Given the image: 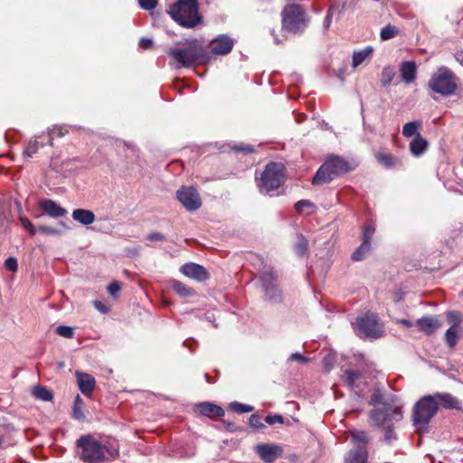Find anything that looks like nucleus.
Segmentation results:
<instances>
[{
    "instance_id": "nucleus-1",
    "label": "nucleus",
    "mask_w": 463,
    "mask_h": 463,
    "mask_svg": "<svg viewBox=\"0 0 463 463\" xmlns=\"http://www.w3.org/2000/svg\"><path fill=\"white\" fill-rule=\"evenodd\" d=\"M439 409L462 411V402L449 392H435L422 396L413 406L412 421L417 431H428L429 423Z\"/></svg>"
},
{
    "instance_id": "nucleus-2",
    "label": "nucleus",
    "mask_w": 463,
    "mask_h": 463,
    "mask_svg": "<svg viewBox=\"0 0 463 463\" xmlns=\"http://www.w3.org/2000/svg\"><path fill=\"white\" fill-rule=\"evenodd\" d=\"M170 64L175 68H188L203 59V42L198 39L186 40L167 51Z\"/></svg>"
},
{
    "instance_id": "nucleus-3",
    "label": "nucleus",
    "mask_w": 463,
    "mask_h": 463,
    "mask_svg": "<svg viewBox=\"0 0 463 463\" xmlns=\"http://www.w3.org/2000/svg\"><path fill=\"white\" fill-rule=\"evenodd\" d=\"M167 13L174 21L185 28H193L201 22L197 0H177L169 6Z\"/></svg>"
},
{
    "instance_id": "nucleus-4",
    "label": "nucleus",
    "mask_w": 463,
    "mask_h": 463,
    "mask_svg": "<svg viewBox=\"0 0 463 463\" xmlns=\"http://www.w3.org/2000/svg\"><path fill=\"white\" fill-rule=\"evenodd\" d=\"M285 183V166L280 163L270 162L260 176H256V184L262 194L273 195Z\"/></svg>"
},
{
    "instance_id": "nucleus-5",
    "label": "nucleus",
    "mask_w": 463,
    "mask_h": 463,
    "mask_svg": "<svg viewBox=\"0 0 463 463\" xmlns=\"http://www.w3.org/2000/svg\"><path fill=\"white\" fill-rule=\"evenodd\" d=\"M308 23L306 11L300 5H288L282 11V29L288 33H301Z\"/></svg>"
},
{
    "instance_id": "nucleus-6",
    "label": "nucleus",
    "mask_w": 463,
    "mask_h": 463,
    "mask_svg": "<svg viewBox=\"0 0 463 463\" xmlns=\"http://www.w3.org/2000/svg\"><path fill=\"white\" fill-rule=\"evenodd\" d=\"M428 85L433 92L448 97L458 89V78L450 69L441 66L431 75Z\"/></svg>"
},
{
    "instance_id": "nucleus-7",
    "label": "nucleus",
    "mask_w": 463,
    "mask_h": 463,
    "mask_svg": "<svg viewBox=\"0 0 463 463\" xmlns=\"http://www.w3.org/2000/svg\"><path fill=\"white\" fill-rule=\"evenodd\" d=\"M349 171L348 163L339 156H331L326 158L324 164L318 168L312 184L314 185L326 184L332 181L335 176Z\"/></svg>"
},
{
    "instance_id": "nucleus-8",
    "label": "nucleus",
    "mask_w": 463,
    "mask_h": 463,
    "mask_svg": "<svg viewBox=\"0 0 463 463\" xmlns=\"http://www.w3.org/2000/svg\"><path fill=\"white\" fill-rule=\"evenodd\" d=\"M403 417L402 407L394 402L373 408L369 411V420L373 426L384 427L392 421H400Z\"/></svg>"
},
{
    "instance_id": "nucleus-9",
    "label": "nucleus",
    "mask_w": 463,
    "mask_h": 463,
    "mask_svg": "<svg viewBox=\"0 0 463 463\" xmlns=\"http://www.w3.org/2000/svg\"><path fill=\"white\" fill-rule=\"evenodd\" d=\"M77 446L82 450L80 458L84 462L99 463L107 458L103 445L90 435L77 439Z\"/></svg>"
},
{
    "instance_id": "nucleus-10",
    "label": "nucleus",
    "mask_w": 463,
    "mask_h": 463,
    "mask_svg": "<svg viewBox=\"0 0 463 463\" xmlns=\"http://www.w3.org/2000/svg\"><path fill=\"white\" fill-rule=\"evenodd\" d=\"M262 289L266 298L274 303L280 302L282 296L277 284V274L271 269L261 271L260 275Z\"/></svg>"
},
{
    "instance_id": "nucleus-11",
    "label": "nucleus",
    "mask_w": 463,
    "mask_h": 463,
    "mask_svg": "<svg viewBox=\"0 0 463 463\" xmlns=\"http://www.w3.org/2000/svg\"><path fill=\"white\" fill-rule=\"evenodd\" d=\"M357 326L361 333L366 337L379 338L383 335V326L373 314H365L357 318Z\"/></svg>"
},
{
    "instance_id": "nucleus-12",
    "label": "nucleus",
    "mask_w": 463,
    "mask_h": 463,
    "mask_svg": "<svg viewBox=\"0 0 463 463\" xmlns=\"http://www.w3.org/2000/svg\"><path fill=\"white\" fill-rule=\"evenodd\" d=\"M176 198L189 212L196 211L202 205L200 194L194 186H182L176 192Z\"/></svg>"
},
{
    "instance_id": "nucleus-13",
    "label": "nucleus",
    "mask_w": 463,
    "mask_h": 463,
    "mask_svg": "<svg viewBox=\"0 0 463 463\" xmlns=\"http://www.w3.org/2000/svg\"><path fill=\"white\" fill-rule=\"evenodd\" d=\"M234 46V40L226 34H220L209 43L212 54L224 56L230 53Z\"/></svg>"
},
{
    "instance_id": "nucleus-14",
    "label": "nucleus",
    "mask_w": 463,
    "mask_h": 463,
    "mask_svg": "<svg viewBox=\"0 0 463 463\" xmlns=\"http://www.w3.org/2000/svg\"><path fill=\"white\" fill-rule=\"evenodd\" d=\"M38 204L40 209L52 218H60L67 214L66 209L52 199H42Z\"/></svg>"
},
{
    "instance_id": "nucleus-15",
    "label": "nucleus",
    "mask_w": 463,
    "mask_h": 463,
    "mask_svg": "<svg viewBox=\"0 0 463 463\" xmlns=\"http://www.w3.org/2000/svg\"><path fill=\"white\" fill-rule=\"evenodd\" d=\"M281 449L273 444H259L256 452L265 463H272L278 458Z\"/></svg>"
},
{
    "instance_id": "nucleus-16",
    "label": "nucleus",
    "mask_w": 463,
    "mask_h": 463,
    "mask_svg": "<svg viewBox=\"0 0 463 463\" xmlns=\"http://www.w3.org/2000/svg\"><path fill=\"white\" fill-rule=\"evenodd\" d=\"M76 378L80 392L86 396L90 395L95 387V378L90 373L79 371L76 372Z\"/></svg>"
},
{
    "instance_id": "nucleus-17",
    "label": "nucleus",
    "mask_w": 463,
    "mask_h": 463,
    "mask_svg": "<svg viewBox=\"0 0 463 463\" xmlns=\"http://www.w3.org/2000/svg\"><path fill=\"white\" fill-rule=\"evenodd\" d=\"M402 80L407 84L412 83L416 79L417 66L415 61H407L400 65Z\"/></svg>"
},
{
    "instance_id": "nucleus-18",
    "label": "nucleus",
    "mask_w": 463,
    "mask_h": 463,
    "mask_svg": "<svg viewBox=\"0 0 463 463\" xmlns=\"http://www.w3.org/2000/svg\"><path fill=\"white\" fill-rule=\"evenodd\" d=\"M180 272L185 277L198 282L203 280V266L194 262H188L180 267Z\"/></svg>"
},
{
    "instance_id": "nucleus-19",
    "label": "nucleus",
    "mask_w": 463,
    "mask_h": 463,
    "mask_svg": "<svg viewBox=\"0 0 463 463\" xmlns=\"http://www.w3.org/2000/svg\"><path fill=\"white\" fill-rule=\"evenodd\" d=\"M417 325L421 331L430 335L441 326V323L432 317H424L417 320Z\"/></svg>"
},
{
    "instance_id": "nucleus-20",
    "label": "nucleus",
    "mask_w": 463,
    "mask_h": 463,
    "mask_svg": "<svg viewBox=\"0 0 463 463\" xmlns=\"http://www.w3.org/2000/svg\"><path fill=\"white\" fill-rule=\"evenodd\" d=\"M368 453L364 448L351 449L345 457L344 463H367Z\"/></svg>"
},
{
    "instance_id": "nucleus-21",
    "label": "nucleus",
    "mask_w": 463,
    "mask_h": 463,
    "mask_svg": "<svg viewBox=\"0 0 463 463\" xmlns=\"http://www.w3.org/2000/svg\"><path fill=\"white\" fill-rule=\"evenodd\" d=\"M428 147L427 140L420 134L417 136L410 143V151L414 156H421Z\"/></svg>"
},
{
    "instance_id": "nucleus-22",
    "label": "nucleus",
    "mask_w": 463,
    "mask_h": 463,
    "mask_svg": "<svg viewBox=\"0 0 463 463\" xmlns=\"http://www.w3.org/2000/svg\"><path fill=\"white\" fill-rule=\"evenodd\" d=\"M72 218L83 225H90L94 222L95 214L90 210L76 209L72 212Z\"/></svg>"
},
{
    "instance_id": "nucleus-23",
    "label": "nucleus",
    "mask_w": 463,
    "mask_h": 463,
    "mask_svg": "<svg viewBox=\"0 0 463 463\" xmlns=\"http://www.w3.org/2000/svg\"><path fill=\"white\" fill-rule=\"evenodd\" d=\"M170 284L173 290L181 298H189L196 295V291L194 288L178 280L174 279Z\"/></svg>"
},
{
    "instance_id": "nucleus-24",
    "label": "nucleus",
    "mask_w": 463,
    "mask_h": 463,
    "mask_svg": "<svg viewBox=\"0 0 463 463\" xmlns=\"http://www.w3.org/2000/svg\"><path fill=\"white\" fill-rule=\"evenodd\" d=\"M393 402L392 399L387 398L384 392L381 389H375L371 396L369 404L373 408L380 407L381 405H386L387 403Z\"/></svg>"
},
{
    "instance_id": "nucleus-25",
    "label": "nucleus",
    "mask_w": 463,
    "mask_h": 463,
    "mask_svg": "<svg viewBox=\"0 0 463 463\" xmlns=\"http://www.w3.org/2000/svg\"><path fill=\"white\" fill-rule=\"evenodd\" d=\"M350 437L353 443L359 445L358 448L366 449V445L370 441L369 434L364 430H354L350 431Z\"/></svg>"
},
{
    "instance_id": "nucleus-26",
    "label": "nucleus",
    "mask_w": 463,
    "mask_h": 463,
    "mask_svg": "<svg viewBox=\"0 0 463 463\" xmlns=\"http://www.w3.org/2000/svg\"><path fill=\"white\" fill-rule=\"evenodd\" d=\"M362 378V373L356 370H345L343 375V380L346 383V385L354 389L356 385V381Z\"/></svg>"
},
{
    "instance_id": "nucleus-27",
    "label": "nucleus",
    "mask_w": 463,
    "mask_h": 463,
    "mask_svg": "<svg viewBox=\"0 0 463 463\" xmlns=\"http://www.w3.org/2000/svg\"><path fill=\"white\" fill-rule=\"evenodd\" d=\"M421 128V122L419 120H414L406 123L402 127V135L406 137H412L413 138L417 136L419 133V129Z\"/></svg>"
},
{
    "instance_id": "nucleus-28",
    "label": "nucleus",
    "mask_w": 463,
    "mask_h": 463,
    "mask_svg": "<svg viewBox=\"0 0 463 463\" xmlns=\"http://www.w3.org/2000/svg\"><path fill=\"white\" fill-rule=\"evenodd\" d=\"M373 52L372 47H366L364 50H361L359 52H354L353 54V61L352 65L353 67H357L361 63H363Z\"/></svg>"
},
{
    "instance_id": "nucleus-29",
    "label": "nucleus",
    "mask_w": 463,
    "mask_h": 463,
    "mask_svg": "<svg viewBox=\"0 0 463 463\" xmlns=\"http://www.w3.org/2000/svg\"><path fill=\"white\" fill-rule=\"evenodd\" d=\"M224 410L212 402H204V416L206 417H222Z\"/></svg>"
},
{
    "instance_id": "nucleus-30",
    "label": "nucleus",
    "mask_w": 463,
    "mask_h": 463,
    "mask_svg": "<svg viewBox=\"0 0 463 463\" xmlns=\"http://www.w3.org/2000/svg\"><path fill=\"white\" fill-rule=\"evenodd\" d=\"M84 402L80 396L78 394L74 399L72 415L78 420H84L85 415L83 413Z\"/></svg>"
},
{
    "instance_id": "nucleus-31",
    "label": "nucleus",
    "mask_w": 463,
    "mask_h": 463,
    "mask_svg": "<svg viewBox=\"0 0 463 463\" xmlns=\"http://www.w3.org/2000/svg\"><path fill=\"white\" fill-rule=\"evenodd\" d=\"M371 250V243L364 241L352 254V260L354 261H360L364 259L365 255Z\"/></svg>"
},
{
    "instance_id": "nucleus-32",
    "label": "nucleus",
    "mask_w": 463,
    "mask_h": 463,
    "mask_svg": "<svg viewBox=\"0 0 463 463\" xmlns=\"http://www.w3.org/2000/svg\"><path fill=\"white\" fill-rule=\"evenodd\" d=\"M33 394L35 398L43 402H49L53 398L52 392L43 386H35Z\"/></svg>"
},
{
    "instance_id": "nucleus-33",
    "label": "nucleus",
    "mask_w": 463,
    "mask_h": 463,
    "mask_svg": "<svg viewBox=\"0 0 463 463\" xmlns=\"http://www.w3.org/2000/svg\"><path fill=\"white\" fill-rule=\"evenodd\" d=\"M394 76H395V71L392 67H391V66L384 67L381 73V79H380L381 84L383 87H388L391 84L392 80H393Z\"/></svg>"
},
{
    "instance_id": "nucleus-34",
    "label": "nucleus",
    "mask_w": 463,
    "mask_h": 463,
    "mask_svg": "<svg viewBox=\"0 0 463 463\" xmlns=\"http://www.w3.org/2000/svg\"><path fill=\"white\" fill-rule=\"evenodd\" d=\"M446 343L449 347H454L458 342V327L456 325L451 326L445 334Z\"/></svg>"
},
{
    "instance_id": "nucleus-35",
    "label": "nucleus",
    "mask_w": 463,
    "mask_h": 463,
    "mask_svg": "<svg viewBox=\"0 0 463 463\" xmlns=\"http://www.w3.org/2000/svg\"><path fill=\"white\" fill-rule=\"evenodd\" d=\"M399 33V30L391 24L384 26L380 33L381 40L387 41L395 37Z\"/></svg>"
},
{
    "instance_id": "nucleus-36",
    "label": "nucleus",
    "mask_w": 463,
    "mask_h": 463,
    "mask_svg": "<svg viewBox=\"0 0 463 463\" xmlns=\"http://www.w3.org/2000/svg\"><path fill=\"white\" fill-rule=\"evenodd\" d=\"M378 161L386 167H392L398 165L399 160L390 154H379Z\"/></svg>"
},
{
    "instance_id": "nucleus-37",
    "label": "nucleus",
    "mask_w": 463,
    "mask_h": 463,
    "mask_svg": "<svg viewBox=\"0 0 463 463\" xmlns=\"http://www.w3.org/2000/svg\"><path fill=\"white\" fill-rule=\"evenodd\" d=\"M307 246L308 242L307 239L302 234H299L298 236V242L295 245V252L298 256H304L307 251Z\"/></svg>"
},
{
    "instance_id": "nucleus-38",
    "label": "nucleus",
    "mask_w": 463,
    "mask_h": 463,
    "mask_svg": "<svg viewBox=\"0 0 463 463\" xmlns=\"http://www.w3.org/2000/svg\"><path fill=\"white\" fill-rule=\"evenodd\" d=\"M229 409L236 413H246L253 411V407L238 402L230 403Z\"/></svg>"
},
{
    "instance_id": "nucleus-39",
    "label": "nucleus",
    "mask_w": 463,
    "mask_h": 463,
    "mask_svg": "<svg viewBox=\"0 0 463 463\" xmlns=\"http://www.w3.org/2000/svg\"><path fill=\"white\" fill-rule=\"evenodd\" d=\"M66 133H68L67 130H64V128L61 126H53L52 128H49L47 131V134L49 136V145L53 146V135H57L58 137H63Z\"/></svg>"
},
{
    "instance_id": "nucleus-40",
    "label": "nucleus",
    "mask_w": 463,
    "mask_h": 463,
    "mask_svg": "<svg viewBox=\"0 0 463 463\" xmlns=\"http://www.w3.org/2000/svg\"><path fill=\"white\" fill-rule=\"evenodd\" d=\"M40 144L36 137L34 139L30 140L24 151V156L27 157H32L34 154L37 153Z\"/></svg>"
},
{
    "instance_id": "nucleus-41",
    "label": "nucleus",
    "mask_w": 463,
    "mask_h": 463,
    "mask_svg": "<svg viewBox=\"0 0 463 463\" xmlns=\"http://www.w3.org/2000/svg\"><path fill=\"white\" fill-rule=\"evenodd\" d=\"M383 428L384 430L383 440L385 441V443L392 444L394 440L397 439V435L394 432L392 426H390L389 424H386Z\"/></svg>"
},
{
    "instance_id": "nucleus-42",
    "label": "nucleus",
    "mask_w": 463,
    "mask_h": 463,
    "mask_svg": "<svg viewBox=\"0 0 463 463\" xmlns=\"http://www.w3.org/2000/svg\"><path fill=\"white\" fill-rule=\"evenodd\" d=\"M55 331L59 335L65 338H72L74 336V328L69 326H59Z\"/></svg>"
},
{
    "instance_id": "nucleus-43",
    "label": "nucleus",
    "mask_w": 463,
    "mask_h": 463,
    "mask_svg": "<svg viewBox=\"0 0 463 463\" xmlns=\"http://www.w3.org/2000/svg\"><path fill=\"white\" fill-rule=\"evenodd\" d=\"M232 150H234L237 153L251 154L254 152V147L250 145L241 143L232 146Z\"/></svg>"
},
{
    "instance_id": "nucleus-44",
    "label": "nucleus",
    "mask_w": 463,
    "mask_h": 463,
    "mask_svg": "<svg viewBox=\"0 0 463 463\" xmlns=\"http://www.w3.org/2000/svg\"><path fill=\"white\" fill-rule=\"evenodd\" d=\"M375 232V226L373 223H369L364 227L363 230V241L370 242V239Z\"/></svg>"
},
{
    "instance_id": "nucleus-45",
    "label": "nucleus",
    "mask_w": 463,
    "mask_h": 463,
    "mask_svg": "<svg viewBox=\"0 0 463 463\" xmlns=\"http://www.w3.org/2000/svg\"><path fill=\"white\" fill-rule=\"evenodd\" d=\"M20 221L22 222L23 227L30 232L31 235H35L37 232V228H35L31 221L27 217H20Z\"/></svg>"
},
{
    "instance_id": "nucleus-46",
    "label": "nucleus",
    "mask_w": 463,
    "mask_h": 463,
    "mask_svg": "<svg viewBox=\"0 0 463 463\" xmlns=\"http://www.w3.org/2000/svg\"><path fill=\"white\" fill-rule=\"evenodd\" d=\"M122 286L118 281H113L108 286L109 294L114 298H118V293L121 290Z\"/></svg>"
},
{
    "instance_id": "nucleus-47",
    "label": "nucleus",
    "mask_w": 463,
    "mask_h": 463,
    "mask_svg": "<svg viewBox=\"0 0 463 463\" xmlns=\"http://www.w3.org/2000/svg\"><path fill=\"white\" fill-rule=\"evenodd\" d=\"M249 423L254 429H263L265 427L261 421V418L256 414L250 415Z\"/></svg>"
},
{
    "instance_id": "nucleus-48",
    "label": "nucleus",
    "mask_w": 463,
    "mask_h": 463,
    "mask_svg": "<svg viewBox=\"0 0 463 463\" xmlns=\"http://www.w3.org/2000/svg\"><path fill=\"white\" fill-rule=\"evenodd\" d=\"M105 450V455L107 457L106 460L114 459L118 456V449L113 446H103Z\"/></svg>"
},
{
    "instance_id": "nucleus-49",
    "label": "nucleus",
    "mask_w": 463,
    "mask_h": 463,
    "mask_svg": "<svg viewBox=\"0 0 463 463\" xmlns=\"http://www.w3.org/2000/svg\"><path fill=\"white\" fill-rule=\"evenodd\" d=\"M5 268L10 271H16L18 269L17 260L14 257H8L5 261Z\"/></svg>"
},
{
    "instance_id": "nucleus-50",
    "label": "nucleus",
    "mask_w": 463,
    "mask_h": 463,
    "mask_svg": "<svg viewBox=\"0 0 463 463\" xmlns=\"http://www.w3.org/2000/svg\"><path fill=\"white\" fill-rule=\"evenodd\" d=\"M158 0H138L140 7L144 10H152L157 5Z\"/></svg>"
},
{
    "instance_id": "nucleus-51",
    "label": "nucleus",
    "mask_w": 463,
    "mask_h": 463,
    "mask_svg": "<svg viewBox=\"0 0 463 463\" xmlns=\"http://www.w3.org/2000/svg\"><path fill=\"white\" fill-rule=\"evenodd\" d=\"M265 421L269 424V425H272V424H275V423H280L282 424L284 422V419L281 415L279 414H275V415H267L265 417Z\"/></svg>"
},
{
    "instance_id": "nucleus-52",
    "label": "nucleus",
    "mask_w": 463,
    "mask_h": 463,
    "mask_svg": "<svg viewBox=\"0 0 463 463\" xmlns=\"http://www.w3.org/2000/svg\"><path fill=\"white\" fill-rule=\"evenodd\" d=\"M37 232L42 233L50 234V235H57L60 232L52 227L41 225L37 228Z\"/></svg>"
},
{
    "instance_id": "nucleus-53",
    "label": "nucleus",
    "mask_w": 463,
    "mask_h": 463,
    "mask_svg": "<svg viewBox=\"0 0 463 463\" xmlns=\"http://www.w3.org/2000/svg\"><path fill=\"white\" fill-rule=\"evenodd\" d=\"M304 207L313 208L314 203L308 200L302 199V200H299L298 202H297L295 204V208L298 212H301Z\"/></svg>"
},
{
    "instance_id": "nucleus-54",
    "label": "nucleus",
    "mask_w": 463,
    "mask_h": 463,
    "mask_svg": "<svg viewBox=\"0 0 463 463\" xmlns=\"http://www.w3.org/2000/svg\"><path fill=\"white\" fill-rule=\"evenodd\" d=\"M146 239L150 241H165V236L160 232H152L146 236Z\"/></svg>"
},
{
    "instance_id": "nucleus-55",
    "label": "nucleus",
    "mask_w": 463,
    "mask_h": 463,
    "mask_svg": "<svg viewBox=\"0 0 463 463\" xmlns=\"http://www.w3.org/2000/svg\"><path fill=\"white\" fill-rule=\"evenodd\" d=\"M93 305L102 314H106L109 311V307L100 300H95Z\"/></svg>"
},
{
    "instance_id": "nucleus-56",
    "label": "nucleus",
    "mask_w": 463,
    "mask_h": 463,
    "mask_svg": "<svg viewBox=\"0 0 463 463\" xmlns=\"http://www.w3.org/2000/svg\"><path fill=\"white\" fill-rule=\"evenodd\" d=\"M288 360H291V361H298V362H300V363H307L309 361V358L302 355L301 354L299 353H293L291 354V355L289 356Z\"/></svg>"
},
{
    "instance_id": "nucleus-57",
    "label": "nucleus",
    "mask_w": 463,
    "mask_h": 463,
    "mask_svg": "<svg viewBox=\"0 0 463 463\" xmlns=\"http://www.w3.org/2000/svg\"><path fill=\"white\" fill-rule=\"evenodd\" d=\"M334 9L335 8L333 6L330 7L328 9L326 16L325 17V20H324V28H325V30H327L330 27V24L332 23V15H333Z\"/></svg>"
},
{
    "instance_id": "nucleus-58",
    "label": "nucleus",
    "mask_w": 463,
    "mask_h": 463,
    "mask_svg": "<svg viewBox=\"0 0 463 463\" xmlns=\"http://www.w3.org/2000/svg\"><path fill=\"white\" fill-rule=\"evenodd\" d=\"M153 46V41L149 38H141L139 41V47L142 49H150Z\"/></svg>"
},
{
    "instance_id": "nucleus-59",
    "label": "nucleus",
    "mask_w": 463,
    "mask_h": 463,
    "mask_svg": "<svg viewBox=\"0 0 463 463\" xmlns=\"http://www.w3.org/2000/svg\"><path fill=\"white\" fill-rule=\"evenodd\" d=\"M126 253L130 257H137L140 254V247H128L126 250Z\"/></svg>"
},
{
    "instance_id": "nucleus-60",
    "label": "nucleus",
    "mask_w": 463,
    "mask_h": 463,
    "mask_svg": "<svg viewBox=\"0 0 463 463\" xmlns=\"http://www.w3.org/2000/svg\"><path fill=\"white\" fill-rule=\"evenodd\" d=\"M400 323L405 326L406 327H411L412 326V323L408 319H402Z\"/></svg>"
},
{
    "instance_id": "nucleus-61",
    "label": "nucleus",
    "mask_w": 463,
    "mask_h": 463,
    "mask_svg": "<svg viewBox=\"0 0 463 463\" xmlns=\"http://www.w3.org/2000/svg\"><path fill=\"white\" fill-rule=\"evenodd\" d=\"M196 410L199 413L203 414V403L196 404Z\"/></svg>"
},
{
    "instance_id": "nucleus-62",
    "label": "nucleus",
    "mask_w": 463,
    "mask_h": 463,
    "mask_svg": "<svg viewBox=\"0 0 463 463\" xmlns=\"http://www.w3.org/2000/svg\"><path fill=\"white\" fill-rule=\"evenodd\" d=\"M226 428H227V430H229L230 431H233V430H235V427H234V425H233L232 423H228Z\"/></svg>"
},
{
    "instance_id": "nucleus-63",
    "label": "nucleus",
    "mask_w": 463,
    "mask_h": 463,
    "mask_svg": "<svg viewBox=\"0 0 463 463\" xmlns=\"http://www.w3.org/2000/svg\"><path fill=\"white\" fill-rule=\"evenodd\" d=\"M457 315H458V314H457L456 312H449V313L448 314V317H449V319H452V318H454Z\"/></svg>"
},
{
    "instance_id": "nucleus-64",
    "label": "nucleus",
    "mask_w": 463,
    "mask_h": 463,
    "mask_svg": "<svg viewBox=\"0 0 463 463\" xmlns=\"http://www.w3.org/2000/svg\"><path fill=\"white\" fill-rule=\"evenodd\" d=\"M213 146L212 144L204 145V152Z\"/></svg>"
}]
</instances>
